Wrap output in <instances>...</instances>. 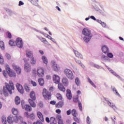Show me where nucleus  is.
I'll list each match as a JSON object with an SVG mask.
<instances>
[{
  "label": "nucleus",
  "instance_id": "obj_1",
  "mask_svg": "<svg viewBox=\"0 0 124 124\" xmlns=\"http://www.w3.org/2000/svg\"><path fill=\"white\" fill-rule=\"evenodd\" d=\"M9 84L5 83V86L3 87V90L0 91V93L1 95L4 94L5 96H8V92L10 94H12V90L14 91V84L12 80H10L9 82Z\"/></svg>",
  "mask_w": 124,
  "mask_h": 124
},
{
  "label": "nucleus",
  "instance_id": "obj_2",
  "mask_svg": "<svg viewBox=\"0 0 124 124\" xmlns=\"http://www.w3.org/2000/svg\"><path fill=\"white\" fill-rule=\"evenodd\" d=\"M23 120V117L21 116L16 115V116H13L12 115H9L7 118V122L8 124H12L13 123H18L19 121H22Z\"/></svg>",
  "mask_w": 124,
  "mask_h": 124
},
{
  "label": "nucleus",
  "instance_id": "obj_3",
  "mask_svg": "<svg viewBox=\"0 0 124 124\" xmlns=\"http://www.w3.org/2000/svg\"><path fill=\"white\" fill-rule=\"evenodd\" d=\"M43 96L46 100H49L51 99L52 93L51 92H49L47 89L44 88L43 90Z\"/></svg>",
  "mask_w": 124,
  "mask_h": 124
},
{
  "label": "nucleus",
  "instance_id": "obj_4",
  "mask_svg": "<svg viewBox=\"0 0 124 124\" xmlns=\"http://www.w3.org/2000/svg\"><path fill=\"white\" fill-rule=\"evenodd\" d=\"M64 72L65 75H66L68 79L69 80H73V79H74V75H73L72 71L68 69H65L64 71Z\"/></svg>",
  "mask_w": 124,
  "mask_h": 124
},
{
  "label": "nucleus",
  "instance_id": "obj_5",
  "mask_svg": "<svg viewBox=\"0 0 124 124\" xmlns=\"http://www.w3.org/2000/svg\"><path fill=\"white\" fill-rule=\"evenodd\" d=\"M21 105L23 109H25L26 111H28L29 112H31L32 110L31 108V107L29 105H25V103L23 101L21 102Z\"/></svg>",
  "mask_w": 124,
  "mask_h": 124
},
{
  "label": "nucleus",
  "instance_id": "obj_6",
  "mask_svg": "<svg viewBox=\"0 0 124 124\" xmlns=\"http://www.w3.org/2000/svg\"><path fill=\"white\" fill-rule=\"evenodd\" d=\"M16 45L18 48H23V40L21 38H17L16 41Z\"/></svg>",
  "mask_w": 124,
  "mask_h": 124
},
{
  "label": "nucleus",
  "instance_id": "obj_7",
  "mask_svg": "<svg viewBox=\"0 0 124 124\" xmlns=\"http://www.w3.org/2000/svg\"><path fill=\"white\" fill-rule=\"evenodd\" d=\"M37 75L39 77H43L44 76V69L41 67H39L37 70Z\"/></svg>",
  "mask_w": 124,
  "mask_h": 124
},
{
  "label": "nucleus",
  "instance_id": "obj_8",
  "mask_svg": "<svg viewBox=\"0 0 124 124\" xmlns=\"http://www.w3.org/2000/svg\"><path fill=\"white\" fill-rule=\"evenodd\" d=\"M53 81L55 84H59L61 82V78L57 75H54L53 76Z\"/></svg>",
  "mask_w": 124,
  "mask_h": 124
},
{
  "label": "nucleus",
  "instance_id": "obj_9",
  "mask_svg": "<svg viewBox=\"0 0 124 124\" xmlns=\"http://www.w3.org/2000/svg\"><path fill=\"white\" fill-rule=\"evenodd\" d=\"M25 115L27 117V119H30V120H31V121L35 120V115L33 113L29 115V112H26L25 113Z\"/></svg>",
  "mask_w": 124,
  "mask_h": 124
},
{
  "label": "nucleus",
  "instance_id": "obj_10",
  "mask_svg": "<svg viewBox=\"0 0 124 124\" xmlns=\"http://www.w3.org/2000/svg\"><path fill=\"white\" fill-rule=\"evenodd\" d=\"M13 68L16 71V73L18 74H21V68L19 66H17L16 64H14L12 65Z\"/></svg>",
  "mask_w": 124,
  "mask_h": 124
},
{
  "label": "nucleus",
  "instance_id": "obj_11",
  "mask_svg": "<svg viewBox=\"0 0 124 124\" xmlns=\"http://www.w3.org/2000/svg\"><path fill=\"white\" fill-rule=\"evenodd\" d=\"M82 33L84 35H85V36H93L91 34V31H89V29L86 28L83 30Z\"/></svg>",
  "mask_w": 124,
  "mask_h": 124
},
{
  "label": "nucleus",
  "instance_id": "obj_12",
  "mask_svg": "<svg viewBox=\"0 0 124 124\" xmlns=\"http://www.w3.org/2000/svg\"><path fill=\"white\" fill-rule=\"evenodd\" d=\"M58 84V88L59 91H60L61 92H62V93H65L66 89L64 86H63V85H62V84L59 83Z\"/></svg>",
  "mask_w": 124,
  "mask_h": 124
},
{
  "label": "nucleus",
  "instance_id": "obj_13",
  "mask_svg": "<svg viewBox=\"0 0 124 124\" xmlns=\"http://www.w3.org/2000/svg\"><path fill=\"white\" fill-rule=\"evenodd\" d=\"M63 105H64V102L62 100L59 101L58 103L55 104V107L56 108H62Z\"/></svg>",
  "mask_w": 124,
  "mask_h": 124
},
{
  "label": "nucleus",
  "instance_id": "obj_14",
  "mask_svg": "<svg viewBox=\"0 0 124 124\" xmlns=\"http://www.w3.org/2000/svg\"><path fill=\"white\" fill-rule=\"evenodd\" d=\"M66 95L69 100H71V99H72V94L71 93V91H70V90L67 89L66 90Z\"/></svg>",
  "mask_w": 124,
  "mask_h": 124
},
{
  "label": "nucleus",
  "instance_id": "obj_15",
  "mask_svg": "<svg viewBox=\"0 0 124 124\" xmlns=\"http://www.w3.org/2000/svg\"><path fill=\"white\" fill-rule=\"evenodd\" d=\"M16 88L18 90V92L20 93H24V89L23 88V86L19 83L16 84Z\"/></svg>",
  "mask_w": 124,
  "mask_h": 124
},
{
  "label": "nucleus",
  "instance_id": "obj_16",
  "mask_svg": "<svg viewBox=\"0 0 124 124\" xmlns=\"http://www.w3.org/2000/svg\"><path fill=\"white\" fill-rule=\"evenodd\" d=\"M28 101L31 107H33V108H35L36 107V104H35V100H33L32 99H29Z\"/></svg>",
  "mask_w": 124,
  "mask_h": 124
},
{
  "label": "nucleus",
  "instance_id": "obj_17",
  "mask_svg": "<svg viewBox=\"0 0 124 124\" xmlns=\"http://www.w3.org/2000/svg\"><path fill=\"white\" fill-rule=\"evenodd\" d=\"M24 69L27 72H30L31 71V65L29 63H26L24 65Z\"/></svg>",
  "mask_w": 124,
  "mask_h": 124
},
{
  "label": "nucleus",
  "instance_id": "obj_18",
  "mask_svg": "<svg viewBox=\"0 0 124 124\" xmlns=\"http://www.w3.org/2000/svg\"><path fill=\"white\" fill-rule=\"evenodd\" d=\"M62 83L65 87L68 86V79L66 78H63L62 79Z\"/></svg>",
  "mask_w": 124,
  "mask_h": 124
},
{
  "label": "nucleus",
  "instance_id": "obj_19",
  "mask_svg": "<svg viewBox=\"0 0 124 124\" xmlns=\"http://www.w3.org/2000/svg\"><path fill=\"white\" fill-rule=\"evenodd\" d=\"M8 74L10 77H13V78H15L16 77V75L15 72L12 71L11 70L8 72Z\"/></svg>",
  "mask_w": 124,
  "mask_h": 124
},
{
  "label": "nucleus",
  "instance_id": "obj_20",
  "mask_svg": "<svg viewBox=\"0 0 124 124\" xmlns=\"http://www.w3.org/2000/svg\"><path fill=\"white\" fill-rule=\"evenodd\" d=\"M37 115V116L39 118V119L42 122H44V118L43 117V115L40 111H38Z\"/></svg>",
  "mask_w": 124,
  "mask_h": 124
},
{
  "label": "nucleus",
  "instance_id": "obj_21",
  "mask_svg": "<svg viewBox=\"0 0 124 124\" xmlns=\"http://www.w3.org/2000/svg\"><path fill=\"white\" fill-rule=\"evenodd\" d=\"M30 96L31 99H33V100H36V96L35 95V93L34 91H31L30 94Z\"/></svg>",
  "mask_w": 124,
  "mask_h": 124
},
{
  "label": "nucleus",
  "instance_id": "obj_22",
  "mask_svg": "<svg viewBox=\"0 0 124 124\" xmlns=\"http://www.w3.org/2000/svg\"><path fill=\"white\" fill-rule=\"evenodd\" d=\"M102 50L105 54H108V53H109V48L106 46H103L102 47Z\"/></svg>",
  "mask_w": 124,
  "mask_h": 124
},
{
  "label": "nucleus",
  "instance_id": "obj_23",
  "mask_svg": "<svg viewBox=\"0 0 124 124\" xmlns=\"http://www.w3.org/2000/svg\"><path fill=\"white\" fill-rule=\"evenodd\" d=\"M105 100L107 101V99H106V98H105ZM107 102H108V105H109L110 107L113 108L114 110H117V107H116V106H115L114 105H113V103H111L109 101H107Z\"/></svg>",
  "mask_w": 124,
  "mask_h": 124
},
{
  "label": "nucleus",
  "instance_id": "obj_24",
  "mask_svg": "<svg viewBox=\"0 0 124 124\" xmlns=\"http://www.w3.org/2000/svg\"><path fill=\"white\" fill-rule=\"evenodd\" d=\"M26 56L28 58H31V57H33V54H32V52L30 50H26Z\"/></svg>",
  "mask_w": 124,
  "mask_h": 124
},
{
  "label": "nucleus",
  "instance_id": "obj_25",
  "mask_svg": "<svg viewBox=\"0 0 124 124\" xmlns=\"http://www.w3.org/2000/svg\"><path fill=\"white\" fill-rule=\"evenodd\" d=\"M74 52L75 53L76 57L79 58V59H83V56H82V54L79 53L78 51L74 50Z\"/></svg>",
  "mask_w": 124,
  "mask_h": 124
},
{
  "label": "nucleus",
  "instance_id": "obj_26",
  "mask_svg": "<svg viewBox=\"0 0 124 124\" xmlns=\"http://www.w3.org/2000/svg\"><path fill=\"white\" fill-rule=\"evenodd\" d=\"M52 68L54 71H58L60 70V66H59L57 64H54L52 65Z\"/></svg>",
  "mask_w": 124,
  "mask_h": 124
},
{
  "label": "nucleus",
  "instance_id": "obj_27",
  "mask_svg": "<svg viewBox=\"0 0 124 124\" xmlns=\"http://www.w3.org/2000/svg\"><path fill=\"white\" fill-rule=\"evenodd\" d=\"M38 82L40 86H44L45 82L43 78H40L38 79Z\"/></svg>",
  "mask_w": 124,
  "mask_h": 124
},
{
  "label": "nucleus",
  "instance_id": "obj_28",
  "mask_svg": "<svg viewBox=\"0 0 124 124\" xmlns=\"http://www.w3.org/2000/svg\"><path fill=\"white\" fill-rule=\"evenodd\" d=\"M15 103L16 105H19L21 103V100L19 96H16L15 98Z\"/></svg>",
  "mask_w": 124,
  "mask_h": 124
},
{
  "label": "nucleus",
  "instance_id": "obj_29",
  "mask_svg": "<svg viewBox=\"0 0 124 124\" xmlns=\"http://www.w3.org/2000/svg\"><path fill=\"white\" fill-rule=\"evenodd\" d=\"M31 63L32 64V65H34L35 63H36V60L34 59V57H31Z\"/></svg>",
  "mask_w": 124,
  "mask_h": 124
},
{
  "label": "nucleus",
  "instance_id": "obj_30",
  "mask_svg": "<svg viewBox=\"0 0 124 124\" xmlns=\"http://www.w3.org/2000/svg\"><path fill=\"white\" fill-rule=\"evenodd\" d=\"M50 124H57V120L55 117L50 118Z\"/></svg>",
  "mask_w": 124,
  "mask_h": 124
},
{
  "label": "nucleus",
  "instance_id": "obj_31",
  "mask_svg": "<svg viewBox=\"0 0 124 124\" xmlns=\"http://www.w3.org/2000/svg\"><path fill=\"white\" fill-rule=\"evenodd\" d=\"M12 112L13 114L15 115H18V113H19V111H18V109H17L15 108H12Z\"/></svg>",
  "mask_w": 124,
  "mask_h": 124
},
{
  "label": "nucleus",
  "instance_id": "obj_32",
  "mask_svg": "<svg viewBox=\"0 0 124 124\" xmlns=\"http://www.w3.org/2000/svg\"><path fill=\"white\" fill-rule=\"evenodd\" d=\"M88 36V37H85L83 38L85 42H87V43H88V42H89V41H90V39L92 38L93 36Z\"/></svg>",
  "mask_w": 124,
  "mask_h": 124
},
{
  "label": "nucleus",
  "instance_id": "obj_33",
  "mask_svg": "<svg viewBox=\"0 0 124 124\" xmlns=\"http://www.w3.org/2000/svg\"><path fill=\"white\" fill-rule=\"evenodd\" d=\"M9 44L10 46H16V42L14 41L13 40H10Z\"/></svg>",
  "mask_w": 124,
  "mask_h": 124
},
{
  "label": "nucleus",
  "instance_id": "obj_34",
  "mask_svg": "<svg viewBox=\"0 0 124 124\" xmlns=\"http://www.w3.org/2000/svg\"><path fill=\"white\" fill-rule=\"evenodd\" d=\"M31 2L35 6H38V0H32Z\"/></svg>",
  "mask_w": 124,
  "mask_h": 124
},
{
  "label": "nucleus",
  "instance_id": "obj_35",
  "mask_svg": "<svg viewBox=\"0 0 124 124\" xmlns=\"http://www.w3.org/2000/svg\"><path fill=\"white\" fill-rule=\"evenodd\" d=\"M42 59L44 63H45L46 64H47V63H48V59H47V58L45 57V56H43Z\"/></svg>",
  "mask_w": 124,
  "mask_h": 124
},
{
  "label": "nucleus",
  "instance_id": "obj_36",
  "mask_svg": "<svg viewBox=\"0 0 124 124\" xmlns=\"http://www.w3.org/2000/svg\"><path fill=\"white\" fill-rule=\"evenodd\" d=\"M0 64H4V59L3 57L0 54Z\"/></svg>",
  "mask_w": 124,
  "mask_h": 124
},
{
  "label": "nucleus",
  "instance_id": "obj_37",
  "mask_svg": "<svg viewBox=\"0 0 124 124\" xmlns=\"http://www.w3.org/2000/svg\"><path fill=\"white\" fill-rule=\"evenodd\" d=\"M56 96L57 98L58 99H59V100H62V96L60 93H57Z\"/></svg>",
  "mask_w": 124,
  "mask_h": 124
},
{
  "label": "nucleus",
  "instance_id": "obj_38",
  "mask_svg": "<svg viewBox=\"0 0 124 124\" xmlns=\"http://www.w3.org/2000/svg\"><path fill=\"white\" fill-rule=\"evenodd\" d=\"M88 80L89 83H90V84H91V85H92V86H93V87L94 88H96V86H95L94 83H93V81H92V80H91L90 78H88Z\"/></svg>",
  "mask_w": 124,
  "mask_h": 124
},
{
  "label": "nucleus",
  "instance_id": "obj_39",
  "mask_svg": "<svg viewBox=\"0 0 124 124\" xmlns=\"http://www.w3.org/2000/svg\"><path fill=\"white\" fill-rule=\"evenodd\" d=\"M72 115L73 116V117H77V115H78V113H77V111H76V110L75 109H73L72 110Z\"/></svg>",
  "mask_w": 124,
  "mask_h": 124
},
{
  "label": "nucleus",
  "instance_id": "obj_40",
  "mask_svg": "<svg viewBox=\"0 0 124 124\" xmlns=\"http://www.w3.org/2000/svg\"><path fill=\"white\" fill-rule=\"evenodd\" d=\"M39 39L41 40L42 42H43L44 44H47L48 43V41L46 40V39L44 38H40Z\"/></svg>",
  "mask_w": 124,
  "mask_h": 124
},
{
  "label": "nucleus",
  "instance_id": "obj_41",
  "mask_svg": "<svg viewBox=\"0 0 124 124\" xmlns=\"http://www.w3.org/2000/svg\"><path fill=\"white\" fill-rule=\"evenodd\" d=\"M75 82L77 85L80 86V79H79V78H76L75 79Z\"/></svg>",
  "mask_w": 124,
  "mask_h": 124
},
{
  "label": "nucleus",
  "instance_id": "obj_42",
  "mask_svg": "<svg viewBox=\"0 0 124 124\" xmlns=\"http://www.w3.org/2000/svg\"><path fill=\"white\" fill-rule=\"evenodd\" d=\"M2 123L3 124H6L7 123V121L6 120V118L5 117H2Z\"/></svg>",
  "mask_w": 124,
  "mask_h": 124
},
{
  "label": "nucleus",
  "instance_id": "obj_43",
  "mask_svg": "<svg viewBox=\"0 0 124 124\" xmlns=\"http://www.w3.org/2000/svg\"><path fill=\"white\" fill-rule=\"evenodd\" d=\"M0 47L2 50L4 49V43L3 41H0Z\"/></svg>",
  "mask_w": 124,
  "mask_h": 124
},
{
  "label": "nucleus",
  "instance_id": "obj_44",
  "mask_svg": "<svg viewBox=\"0 0 124 124\" xmlns=\"http://www.w3.org/2000/svg\"><path fill=\"white\" fill-rule=\"evenodd\" d=\"M5 69L7 71V72H8L11 70V69H10V67L7 64H6L5 65Z\"/></svg>",
  "mask_w": 124,
  "mask_h": 124
},
{
  "label": "nucleus",
  "instance_id": "obj_45",
  "mask_svg": "<svg viewBox=\"0 0 124 124\" xmlns=\"http://www.w3.org/2000/svg\"><path fill=\"white\" fill-rule=\"evenodd\" d=\"M74 121L77 123V124H80V120L79 118H78L77 116H75L74 117Z\"/></svg>",
  "mask_w": 124,
  "mask_h": 124
},
{
  "label": "nucleus",
  "instance_id": "obj_46",
  "mask_svg": "<svg viewBox=\"0 0 124 124\" xmlns=\"http://www.w3.org/2000/svg\"><path fill=\"white\" fill-rule=\"evenodd\" d=\"M78 107L80 111H83V108L82 107V103H81V102L78 101Z\"/></svg>",
  "mask_w": 124,
  "mask_h": 124
},
{
  "label": "nucleus",
  "instance_id": "obj_47",
  "mask_svg": "<svg viewBox=\"0 0 124 124\" xmlns=\"http://www.w3.org/2000/svg\"><path fill=\"white\" fill-rule=\"evenodd\" d=\"M3 74L5 77L7 78L8 73L7 70H4L3 71Z\"/></svg>",
  "mask_w": 124,
  "mask_h": 124
},
{
  "label": "nucleus",
  "instance_id": "obj_48",
  "mask_svg": "<svg viewBox=\"0 0 124 124\" xmlns=\"http://www.w3.org/2000/svg\"><path fill=\"white\" fill-rule=\"evenodd\" d=\"M57 120H58V122H61V121H62V116L58 115L57 116Z\"/></svg>",
  "mask_w": 124,
  "mask_h": 124
},
{
  "label": "nucleus",
  "instance_id": "obj_49",
  "mask_svg": "<svg viewBox=\"0 0 124 124\" xmlns=\"http://www.w3.org/2000/svg\"><path fill=\"white\" fill-rule=\"evenodd\" d=\"M25 90L27 93H29L30 92V88H29V86H25Z\"/></svg>",
  "mask_w": 124,
  "mask_h": 124
},
{
  "label": "nucleus",
  "instance_id": "obj_50",
  "mask_svg": "<svg viewBox=\"0 0 124 124\" xmlns=\"http://www.w3.org/2000/svg\"><path fill=\"white\" fill-rule=\"evenodd\" d=\"M31 84L33 86V87H36L37 84H36V82L33 81H31Z\"/></svg>",
  "mask_w": 124,
  "mask_h": 124
},
{
  "label": "nucleus",
  "instance_id": "obj_51",
  "mask_svg": "<svg viewBox=\"0 0 124 124\" xmlns=\"http://www.w3.org/2000/svg\"><path fill=\"white\" fill-rule=\"evenodd\" d=\"M75 61L77 62V63H78V64H81L82 62L80 60H79V59H75Z\"/></svg>",
  "mask_w": 124,
  "mask_h": 124
},
{
  "label": "nucleus",
  "instance_id": "obj_52",
  "mask_svg": "<svg viewBox=\"0 0 124 124\" xmlns=\"http://www.w3.org/2000/svg\"><path fill=\"white\" fill-rule=\"evenodd\" d=\"M108 58H113V54L109 53H108Z\"/></svg>",
  "mask_w": 124,
  "mask_h": 124
},
{
  "label": "nucleus",
  "instance_id": "obj_53",
  "mask_svg": "<svg viewBox=\"0 0 124 124\" xmlns=\"http://www.w3.org/2000/svg\"><path fill=\"white\" fill-rule=\"evenodd\" d=\"M66 114L68 116H69L71 114V109H69L66 111Z\"/></svg>",
  "mask_w": 124,
  "mask_h": 124
},
{
  "label": "nucleus",
  "instance_id": "obj_54",
  "mask_svg": "<svg viewBox=\"0 0 124 124\" xmlns=\"http://www.w3.org/2000/svg\"><path fill=\"white\" fill-rule=\"evenodd\" d=\"M73 101H74V102L77 103V102H78V97L74 98Z\"/></svg>",
  "mask_w": 124,
  "mask_h": 124
},
{
  "label": "nucleus",
  "instance_id": "obj_55",
  "mask_svg": "<svg viewBox=\"0 0 124 124\" xmlns=\"http://www.w3.org/2000/svg\"><path fill=\"white\" fill-rule=\"evenodd\" d=\"M87 123L88 124H91V121H90V117L89 116L87 117Z\"/></svg>",
  "mask_w": 124,
  "mask_h": 124
},
{
  "label": "nucleus",
  "instance_id": "obj_56",
  "mask_svg": "<svg viewBox=\"0 0 124 124\" xmlns=\"http://www.w3.org/2000/svg\"><path fill=\"white\" fill-rule=\"evenodd\" d=\"M6 57L7 59H8V60H10V58H11L10 54H6Z\"/></svg>",
  "mask_w": 124,
  "mask_h": 124
},
{
  "label": "nucleus",
  "instance_id": "obj_57",
  "mask_svg": "<svg viewBox=\"0 0 124 124\" xmlns=\"http://www.w3.org/2000/svg\"><path fill=\"white\" fill-rule=\"evenodd\" d=\"M56 112L57 114H61V113H62V111L61 110V109H58L56 110Z\"/></svg>",
  "mask_w": 124,
  "mask_h": 124
},
{
  "label": "nucleus",
  "instance_id": "obj_58",
  "mask_svg": "<svg viewBox=\"0 0 124 124\" xmlns=\"http://www.w3.org/2000/svg\"><path fill=\"white\" fill-rule=\"evenodd\" d=\"M55 90V88H54V87L51 86L49 88V91L50 92H54Z\"/></svg>",
  "mask_w": 124,
  "mask_h": 124
},
{
  "label": "nucleus",
  "instance_id": "obj_59",
  "mask_svg": "<svg viewBox=\"0 0 124 124\" xmlns=\"http://www.w3.org/2000/svg\"><path fill=\"white\" fill-rule=\"evenodd\" d=\"M50 104L52 105H55L56 104V101H51L50 102Z\"/></svg>",
  "mask_w": 124,
  "mask_h": 124
},
{
  "label": "nucleus",
  "instance_id": "obj_60",
  "mask_svg": "<svg viewBox=\"0 0 124 124\" xmlns=\"http://www.w3.org/2000/svg\"><path fill=\"white\" fill-rule=\"evenodd\" d=\"M90 18L93 20H94V21H96V18H95V17L93 16H91Z\"/></svg>",
  "mask_w": 124,
  "mask_h": 124
},
{
  "label": "nucleus",
  "instance_id": "obj_61",
  "mask_svg": "<svg viewBox=\"0 0 124 124\" xmlns=\"http://www.w3.org/2000/svg\"><path fill=\"white\" fill-rule=\"evenodd\" d=\"M8 37L9 38H11V37H12V35H11V33L9 32H8Z\"/></svg>",
  "mask_w": 124,
  "mask_h": 124
},
{
  "label": "nucleus",
  "instance_id": "obj_62",
  "mask_svg": "<svg viewBox=\"0 0 124 124\" xmlns=\"http://www.w3.org/2000/svg\"><path fill=\"white\" fill-rule=\"evenodd\" d=\"M46 123H50V119L48 118V117H46Z\"/></svg>",
  "mask_w": 124,
  "mask_h": 124
},
{
  "label": "nucleus",
  "instance_id": "obj_63",
  "mask_svg": "<svg viewBox=\"0 0 124 124\" xmlns=\"http://www.w3.org/2000/svg\"><path fill=\"white\" fill-rule=\"evenodd\" d=\"M24 2L22 1H19V5L20 6V5H23Z\"/></svg>",
  "mask_w": 124,
  "mask_h": 124
},
{
  "label": "nucleus",
  "instance_id": "obj_64",
  "mask_svg": "<svg viewBox=\"0 0 124 124\" xmlns=\"http://www.w3.org/2000/svg\"><path fill=\"white\" fill-rule=\"evenodd\" d=\"M58 124H63V121H58Z\"/></svg>",
  "mask_w": 124,
  "mask_h": 124
}]
</instances>
